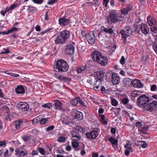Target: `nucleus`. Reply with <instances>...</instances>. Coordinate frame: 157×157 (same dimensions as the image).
I'll return each mask as SVG.
<instances>
[{
  "instance_id": "26",
  "label": "nucleus",
  "mask_w": 157,
  "mask_h": 157,
  "mask_svg": "<svg viewBox=\"0 0 157 157\" xmlns=\"http://www.w3.org/2000/svg\"><path fill=\"white\" fill-rule=\"evenodd\" d=\"M99 117L100 121L103 125H107V122L105 120V117L104 115H101L100 114H99Z\"/></svg>"
},
{
  "instance_id": "60",
  "label": "nucleus",
  "mask_w": 157,
  "mask_h": 157,
  "mask_svg": "<svg viewBox=\"0 0 157 157\" xmlns=\"http://www.w3.org/2000/svg\"><path fill=\"white\" fill-rule=\"evenodd\" d=\"M107 11L106 10H104L103 12V15L104 16L105 18L108 21V14H107Z\"/></svg>"
},
{
  "instance_id": "20",
  "label": "nucleus",
  "mask_w": 157,
  "mask_h": 157,
  "mask_svg": "<svg viewBox=\"0 0 157 157\" xmlns=\"http://www.w3.org/2000/svg\"><path fill=\"white\" fill-rule=\"evenodd\" d=\"M141 32L144 34H147L149 32V27L145 24H142L140 25Z\"/></svg>"
},
{
  "instance_id": "22",
  "label": "nucleus",
  "mask_w": 157,
  "mask_h": 157,
  "mask_svg": "<svg viewBox=\"0 0 157 157\" xmlns=\"http://www.w3.org/2000/svg\"><path fill=\"white\" fill-rule=\"evenodd\" d=\"M23 123V121L22 119H19L14 121L13 124L15 129L17 130L19 129L20 128L21 124Z\"/></svg>"
},
{
  "instance_id": "4",
  "label": "nucleus",
  "mask_w": 157,
  "mask_h": 157,
  "mask_svg": "<svg viewBox=\"0 0 157 157\" xmlns=\"http://www.w3.org/2000/svg\"><path fill=\"white\" fill-rule=\"evenodd\" d=\"M109 21L111 23L120 22L123 20V18L120 14H117L116 10H111L109 12Z\"/></svg>"
},
{
  "instance_id": "14",
  "label": "nucleus",
  "mask_w": 157,
  "mask_h": 157,
  "mask_svg": "<svg viewBox=\"0 0 157 157\" xmlns=\"http://www.w3.org/2000/svg\"><path fill=\"white\" fill-rule=\"evenodd\" d=\"M106 33H102V32H100V33L98 34V37L99 40L101 41H103V43H106V44L107 45V40L108 37L107 36Z\"/></svg>"
},
{
  "instance_id": "49",
  "label": "nucleus",
  "mask_w": 157,
  "mask_h": 157,
  "mask_svg": "<svg viewBox=\"0 0 157 157\" xmlns=\"http://www.w3.org/2000/svg\"><path fill=\"white\" fill-rule=\"evenodd\" d=\"M121 102L124 105H125L128 103L129 100L127 98H124L122 99Z\"/></svg>"
},
{
  "instance_id": "46",
  "label": "nucleus",
  "mask_w": 157,
  "mask_h": 157,
  "mask_svg": "<svg viewBox=\"0 0 157 157\" xmlns=\"http://www.w3.org/2000/svg\"><path fill=\"white\" fill-rule=\"evenodd\" d=\"M2 109L4 112L8 113L10 112V109L8 106L6 105L3 106L2 107Z\"/></svg>"
},
{
  "instance_id": "2",
  "label": "nucleus",
  "mask_w": 157,
  "mask_h": 157,
  "mask_svg": "<svg viewBox=\"0 0 157 157\" xmlns=\"http://www.w3.org/2000/svg\"><path fill=\"white\" fill-rule=\"evenodd\" d=\"M92 58L94 61L99 63L102 66H104L107 63V58L103 56L101 53L98 51H94L92 54Z\"/></svg>"
},
{
  "instance_id": "30",
  "label": "nucleus",
  "mask_w": 157,
  "mask_h": 157,
  "mask_svg": "<svg viewBox=\"0 0 157 157\" xmlns=\"http://www.w3.org/2000/svg\"><path fill=\"white\" fill-rule=\"evenodd\" d=\"M52 106V103L48 102L42 105L41 107L44 108H47L48 109H50Z\"/></svg>"
},
{
  "instance_id": "13",
  "label": "nucleus",
  "mask_w": 157,
  "mask_h": 157,
  "mask_svg": "<svg viewBox=\"0 0 157 157\" xmlns=\"http://www.w3.org/2000/svg\"><path fill=\"white\" fill-rule=\"evenodd\" d=\"M111 81L114 85L118 84L120 82V78L119 75L116 73H113L111 76Z\"/></svg>"
},
{
  "instance_id": "51",
  "label": "nucleus",
  "mask_w": 157,
  "mask_h": 157,
  "mask_svg": "<svg viewBox=\"0 0 157 157\" xmlns=\"http://www.w3.org/2000/svg\"><path fill=\"white\" fill-rule=\"evenodd\" d=\"M151 30L152 32L154 33H157V24L151 27Z\"/></svg>"
},
{
  "instance_id": "48",
  "label": "nucleus",
  "mask_w": 157,
  "mask_h": 157,
  "mask_svg": "<svg viewBox=\"0 0 157 157\" xmlns=\"http://www.w3.org/2000/svg\"><path fill=\"white\" fill-rule=\"evenodd\" d=\"M129 10L128 8H124L121 10V13L122 14L125 15L128 13Z\"/></svg>"
},
{
  "instance_id": "35",
  "label": "nucleus",
  "mask_w": 157,
  "mask_h": 157,
  "mask_svg": "<svg viewBox=\"0 0 157 157\" xmlns=\"http://www.w3.org/2000/svg\"><path fill=\"white\" fill-rule=\"evenodd\" d=\"M41 116L40 115L33 119L32 120V123L33 124H36L40 120Z\"/></svg>"
},
{
  "instance_id": "21",
  "label": "nucleus",
  "mask_w": 157,
  "mask_h": 157,
  "mask_svg": "<svg viewBox=\"0 0 157 157\" xmlns=\"http://www.w3.org/2000/svg\"><path fill=\"white\" fill-rule=\"evenodd\" d=\"M25 7H27V10L28 11V13L32 14L36 13L37 11L36 8L33 6H24L23 9H25Z\"/></svg>"
},
{
  "instance_id": "18",
  "label": "nucleus",
  "mask_w": 157,
  "mask_h": 157,
  "mask_svg": "<svg viewBox=\"0 0 157 157\" xmlns=\"http://www.w3.org/2000/svg\"><path fill=\"white\" fill-rule=\"evenodd\" d=\"M132 84L134 87L141 88L143 86V85L141 82L140 80L137 79L133 80Z\"/></svg>"
},
{
  "instance_id": "39",
  "label": "nucleus",
  "mask_w": 157,
  "mask_h": 157,
  "mask_svg": "<svg viewBox=\"0 0 157 157\" xmlns=\"http://www.w3.org/2000/svg\"><path fill=\"white\" fill-rule=\"evenodd\" d=\"M111 100V104L114 106H117L118 104L117 101L115 99L111 97H110Z\"/></svg>"
},
{
  "instance_id": "56",
  "label": "nucleus",
  "mask_w": 157,
  "mask_h": 157,
  "mask_svg": "<svg viewBox=\"0 0 157 157\" xmlns=\"http://www.w3.org/2000/svg\"><path fill=\"white\" fill-rule=\"evenodd\" d=\"M33 2L37 4H41L44 1V0H32Z\"/></svg>"
},
{
  "instance_id": "27",
  "label": "nucleus",
  "mask_w": 157,
  "mask_h": 157,
  "mask_svg": "<svg viewBox=\"0 0 157 157\" xmlns=\"http://www.w3.org/2000/svg\"><path fill=\"white\" fill-rule=\"evenodd\" d=\"M19 6L17 4H13V5H11L9 7H6L7 10L9 12V11L13 10H14L16 8L18 7Z\"/></svg>"
},
{
  "instance_id": "58",
  "label": "nucleus",
  "mask_w": 157,
  "mask_h": 157,
  "mask_svg": "<svg viewBox=\"0 0 157 157\" xmlns=\"http://www.w3.org/2000/svg\"><path fill=\"white\" fill-rule=\"evenodd\" d=\"M120 63L122 65H124L125 63V59L124 56H122L120 60Z\"/></svg>"
},
{
  "instance_id": "62",
  "label": "nucleus",
  "mask_w": 157,
  "mask_h": 157,
  "mask_svg": "<svg viewBox=\"0 0 157 157\" xmlns=\"http://www.w3.org/2000/svg\"><path fill=\"white\" fill-rule=\"evenodd\" d=\"M7 74L10 75L13 77H18L19 76V75L18 74L12 73H7Z\"/></svg>"
},
{
  "instance_id": "44",
  "label": "nucleus",
  "mask_w": 157,
  "mask_h": 157,
  "mask_svg": "<svg viewBox=\"0 0 157 157\" xmlns=\"http://www.w3.org/2000/svg\"><path fill=\"white\" fill-rule=\"evenodd\" d=\"M140 93L139 91H133L131 93V95L132 97H136L140 95V94H139Z\"/></svg>"
},
{
  "instance_id": "19",
  "label": "nucleus",
  "mask_w": 157,
  "mask_h": 157,
  "mask_svg": "<svg viewBox=\"0 0 157 157\" xmlns=\"http://www.w3.org/2000/svg\"><path fill=\"white\" fill-rule=\"evenodd\" d=\"M54 108L55 109L61 110L63 109V104L59 101L57 100L54 101Z\"/></svg>"
},
{
  "instance_id": "5",
  "label": "nucleus",
  "mask_w": 157,
  "mask_h": 157,
  "mask_svg": "<svg viewBox=\"0 0 157 157\" xmlns=\"http://www.w3.org/2000/svg\"><path fill=\"white\" fill-rule=\"evenodd\" d=\"M151 101L149 97L145 94H143L139 97L137 100V105L139 107H142Z\"/></svg>"
},
{
  "instance_id": "52",
  "label": "nucleus",
  "mask_w": 157,
  "mask_h": 157,
  "mask_svg": "<svg viewBox=\"0 0 157 157\" xmlns=\"http://www.w3.org/2000/svg\"><path fill=\"white\" fill-rule=\"evenodd\" d=\"M55 126L53 125H51L45 128V129L46 131H48L53 130Z\"/></svg>"
},
{
  "instance_id": "47",
  "label": "nucleus",
  "mask_w": 157,
  "mask_h": 157,
  "mask_svg": "<svg viewBox=\"0 0 157 157\" xmlns=\"http://www.w3.org/2000/svg\"><path fill=\"white\" fill-rule=\"evenodd\" d=\"M57 78L60 80L61 81H68V78L64 77L63 76L61 75L57 77Z\"/></svg>"
},
{
  "instance_id": "41",
  "label": "nucleus",
  "mask_w": 157,
  "mask_h": 157,
  "mask_svg": "<svg viewBox=\"0 0 157 157\" xmlns=\"http://www.w3.org/2000/svg\"><path fill=\"white\" fill-rule=\"evenodd\" d=\"M10 53V51L8 48H3L1 50V52L0 53V56L1 54H8Z\"/></svg>"
},
{
  "instance_id": "12",
  "label": "nucleus",
  "mask_w": 157,
  "mask_h": 157,
  "mask_svg": "<svg viewBox=\"0 0 157 157\" xmlns=\"http://www.w3.org/2000/svg\"><path fill=\"white\" fill-rule=\"evenodd\" d=\"M105 72L102 71H98L94 73V75L96 78L95 79H97V82H99L98 85H101V82L103 80V78L104 76Z\"/></svg>"
},
{
  "instance_id": "33",
  "label": "nucleus",
  "mask_w": 157,
  "mask_h": 157,
  "mask_svg": "<svg viewBox=\"0 0 157 157\" xmlns=\"http://www.w3.org/2000/svg\"><path fill=\"white\" fill-rule=\"evenodd\" d=\"M96 80V82H94L95 83H97V84L95 85H94V86L93 89L94 90L97 91L99 90L100 88V87L101 86L102 84L101 83V85H98L99 82H97V79H95Z\"/></svg>"
},
{
  "instance_id": "40",
  "label": "nucleus",
  "mask_w": 157,
  "mask_h": 157,
  "mask_svg": "<svg viewBox=\"0 0 157 157\" xmlns=\"http://www.w3.org/2000/svg\"><path fill=\"white\" fill-rule=\"evenodd\" d=\"M94 78L93 79L92 78H89L87 80V82L88 83H89L90 85L94 86V85L97 84V83H95L94 82Z\"/></svg>"
},
{
  "instance_id": "55",
  "label": "nucleus",
  "mask_w": 157,
  "mask_h": 157,
  "mask_svg": "<svg viewBox=\"0 0 157 157\" xmlns=\"http://www.w3.org/2000/svg\"><path fill=\"white\" fill-rule=\"evenodd\" d=\"M38 150L40 154L42 155H44L45 153L44 150L41 147H38Z\"/></svg>"
},
{
  "instance_id": "17",
  "label": "nucleus",
  "mask_w": 157,
  "mask_h": 157,
  "mask_svg": "<svg viewBox=\"0 0 157 157\" xmlns=\"http://www.w3.org/2000/svg\"><path fill=\"white\" fill-rule=\"evenodd\" d=\"M71 134L72 136L71 139L73 141H78L81 139L80 135L75 130L71 131Z\"/></svg>"
},
{
  "instance_id": "34",
  "label": "nucleus",
  "mask_w": 157,
  "mask_h": 157,
  "mask_svg": "<svg viewBox=\"0 0 157 157\" xmlns=\"http://www.w3.org/2000/svg\"><path fill=\"white\" fill-rule=\"evenodd\" d=\"M124 30L126 31V32L127 33V34H129L130 35L132 34V30L130 26H126L124 28Z\"/></svg>"
},
{
  "instance_id": "32",
  "label": "nucleus",
  "mask_w": 157,
  "mask_h": 157,
  "mask_svg": "<svg viewBox=\"0 0 157 157\" xmlns=\"http://www.w3.org/2000/svg\"><path fill=\"white\" fill-rule=\"evenodd\" d=\"M132 82L131 79L128 78H127L124 79V83L126 85H129L130 84L132 83Z\"/></svg>"
},
{
  "instance_id": "63",
  "label": "nucleus",
  "mask_w": 157,
  "mask_h": 157,
  "mask_svg": "<svg viewBox=\"0 0 157 157\" xmlns=\"http://www.w3.org/2000/svg\"><path fill=\"white\" fill-rule=\"evenodd\" d=\"M151 90L152 91H155L156 90V86L155 84L152 85L151 88Z\"/></svg>"
},
{
  "instance_id": "59",
  "label": "nucleus",
  "mask_w": 157,
  "mask_h": 157,
  "mask_svg": "<svg viewBox=\"0 0 157 157\" xmlns=\"http://www.w3.org/2000/svg\"><path fill=\"white\" fill-rule=\"evenodd\" d=\"M78 100H79L78 103L80 105H81L84 106L86 107V106L85 105V104L84 102L80 98H79L78 99Z\"/></svg>"
},
{
  "instance_id": "31",
  "label": "nucleus",
  "mask_w": 157,
  "mask_h": 157,
  "mask_svg": "<svg viewBox=\"0 0 157 157\" xmlns=\"http://www.w3.org/2000/svg\"><path fill=\"white\" fill-rule=\"evenodd\" d=\"M31 136L30 135H25L22 136L21 138L24 141L26 142L30 140L31 139Z\"/></svg>"
},
{
  "instance_id": "1",
  "label": "nucleus",
  "mask_w": 157,
  "mask_h": 157,
  "mask_svg": "<svg viewBox=\"0 0 157 157\" xmlns=\"http://www.w3.org/2000/svg\"><path fill=\"white\" fill-rule=\"evenodd\" d=\"M68 68V64L62 59L58 60L53 67L55 71L60 73L66 72Z\"/></svg>"
},
{
  "instance_id": "50",
  "label": "nucleus",
  "mask_w": 157,
  "mask_h": 157,
  "mask_svg": "<svg viewBox=\"0 0 157 157\" xmlns=\"http://www.w3.org/2000/svg\"><path fill=\"white\" fill-rule=\"evenodd\" d=\"M13 32L12 29L11 28L10 29L8 30L7 31H4L2 32V34L3 35H7L9 34L10 33H12Z\"/></svg>"
},
{
  "instance_id": "23",
  "label": "nucleus",
  "mask_w": 157,
  "mask_h": 157,
  "mask_svg": "<svg viewBox=\"0 0 157 157\" xmlns=\"http://www.w3.org/2000/svg\"><path fill=\"white\" fill-rule=\"evenodd\" d=\"M75 118L78 120H80L83 119V113L78 111H76L75 112Z\"/></svg>"
},
{
  "instance_id": "28",
  "label": "nucleus",
  "mask_w": 157,
  "mask_h": 157,
  "mask_svg": "<svg viewBox=\"0 0 157 157\" xmlns=\"http://www.w3.org/2000/svg\"><path fill=\"white\" fill-rule=\"evenodd\" d=\"M86 65H85V66H80L76 68V70L78 73H81L82 71H84L86 69Z\"/></svg>"
},
{
  "instance_id": "61",
  "label": "nucleus",
  "mask_w": 157,
  "mask_h": 157,
  "mask_svg": "<svg viewBox=\"0 0 157 157\" xmlns=\"http://www.w3.org/2000/svg\"><path fill=\"white\" fill-rule=\"evenodd\" d=\"M81 33L82 35V37H84L85 38L86 36V35L88 34V33H86V31L85 30H82L81 31Z\"/></svg>"
},
{
  "instance_id": "7",
  "label": "nucleus",
  "mask_w": 157,
  "mask_h": 157,
  "mask_svg": "<svg viewBox=\"0 0 157 157\" xmlns=\"http://www.w3.org/2000/svg\"><path fill=\"white\" fill-rule=\"evenodd\" d=\"M157 105V101H153L152 102L147 104L145 106H144L143 109L144 111L151 112L155 110L156 109Z\"/></svg>"
},
{
  "instance_id": "54",
  "label": "nucleus",
  "mask_w": 157,
  "mask_h": 157,
  "mask_svg": "<svg viewBox=\"0 0 157 157\" xmlns=\"http://www.w3.org/2000/svg\"><path fill=\"white\" fill-rule=\"evenodd\" d=\"M153 48L155 52L157 53V35L156 38V42H155L153 46Z\"/></svg>"
},
{
  "instance_id": "9",
  "label": "nucleus",
  "mask_w": 157,
  "mask_h": 157,
  "mask_svg": "<svg viewBox=\"0 0 157 157\" xmlns=\"http://www.w3.org/2000/svg\"><path fill=\"white\" fill-rule=\"evenodd\" d=\"M17 107L19 110L24 112L28 110L29 106L26 102L22 101L18 104Z\"/></svg>"
},
{
  "instance_id": "45",
  "label": "nucleus",
  "mask_w": 157,
  "mask_h": 157,
  "mask_svg": "<svg viewBox=\"0 0 157 157\" xmlns=\"http://www.w3.org/2000/svg\"><path fill=\"white\" fill-rule=\"evenodd\" d=\"M148 127L146 126L144 127H142L141 129H139V130L143 133L145 134L146 133V131L148 130Z\"/></svg>"
},
{
  "instance_id": "38",
  "label": "nucleus",
  "mask_w": 157,
  "mask_h": 157,
  "mask_svg": "<svg viewBox=\"0 0 157 157\" xmlns=\"http://www.w3.org/2000/svg\"><path fill=\"white\" fill-rule=\"evenodd\" d=\"M54 29V28L53 27L49 28L46 30H45L44 31L41 32V35H43L47 33L52 32V30L53 29Z\"/></svg>"
},
{
  "instance_id": "42",
  "label": "nucleus",
  "mask_w": 157,
  "mask_h": 157,
  "mask_svg": "<svg viewBox=\"0 0 157 157\" xmlns=\"http://www.w3.org/2000/svg\"><path fill=\"white\" fill-rule=\"evenodd\" d=\"M48 118H40V124L43 125L45 124L48 121Z\"/></svg>"
},
{
  "instance_id": "64",
  "label": "nucleus",
  "mask_w": 157,
  "mask_h": 157,
  "mask_svg": "<svg viewBox=\"0 0 157 157\" xmlns=\"http://www.w3.org/2000/svg\"><path fill=\"white\" fill-rule=\"evenodd\" d=\"M101 90L102 93H107L108 90H106L104 86H102L101 88Z\"/></svg>"
},
{
  "instance_id": "25",
  "label": "nucleus",
  "mask_w": 157,
  "mask_h": 157,
  "mask_svg": "<svg viewBox=\"0 0 157 157\" xmlns=\"http://www.w3.org/2000/svg\"><path fill=\"white\" fill-rule=\"evenodd\" d=\"M120 33L122 36V38H127L130 36L129 34H127L126 31L124 29H121L120 31Z\"/></svg>"
},
{
  "instance_id": "29",
  "label": "nucleus",
  "mask_w": 157,
  "mask_h": 157,
  "mask_svg": "<svg viewBox=\"0 0 157 157\" xmlns=\"http://www.w3.org/2000/svg\"><path fill=\"white\" fill-rule=\"evenodd\" d=\"M79 97H77L75 98L72 99L71 101V103L73 105H77L78 103L79 100L78 99Z\"/></svg>"
},
{
  "instance_id": "11",
  "label": "nucleus",
  "mask_w": 157,
  "mask_h": 157,
  "mask_svg": "<svg viewBox=\"0 0 157 157\" xmlns=\"http://www.w3.org/2000/svg\"><path fill=\"white\" fill-rule=\"evenodd\" d=\"M86 38L89 44H94L95 39L94 32L92 31L90 32L86 35Z\"/></svg>"
},
{
  "instance_id": "3",
  "label": "nucleus",
  "mask_w": 157,
  "mask_h": 157,
  "mask_svg": "<svg viewBox=\"0 0 157 157\" xmlns=\"http://www.w3.org/2000/svg\"><path fill=\"white\" fill-rule=\"evenodd\" d=\"M70 33L66 30L61 32L55 39V43L56 44H62L69 37Z\"/></svg>"
},
{
  "instance_id": "53",
  "label": "nucleus",
  "mask_w": 157,
  "mask_h": 157,
  "mask_svg": "<svg viewBox=\"0 0 157 157\" xmlns=\"http://www.w3.org/2000/svg\"><path fill=\"white\" fill-rule=\"evenodd\" d=\"M124 147L127 149H129V150L131 152H132L133 151L131 144L129 145L128 144H127L124 145Z\"/></svg>"
},
{
  "instance_id": "15",
  "label": "nucleus",
  "mask_w": 157,
  "mask_h": 157,
  "mask_svg": "<svg viewBox=\"0 0 157 157\" xmlns=\"http://www.w3.org/2000/svg\"><path fill=\"white\" fill-rule=\"evenodd\" d=\"M109 141L112 147L114 149L116 150L117 148V146L118 142L117 140L115 138L111 136L109 138Z\"/></svg>"
},
{
  "instance_id": "8",
  "label": "nucleus",
  "mask_w": 157,
  "mask_h": 157,
  "mask_svg": "<svg viewBox=\"0 0 157 157\" xmlns=\"http://www.w3.org/2000/svg\"><path fill=\"white\" fill-rule=\"evenodd\" d=\"M99 129L98 128H94L92 131L86 133V136L88 138L95 139L98 136Z\"/></svg>"
},
{
  "instance_id": "57",
  "label": "nucleus",
  "mask_w": 157,
  "mask_h": 157,
  "mask_svg": "<svg viewBox=\"0 0 157 157\" xmlns=\"http://www.w3.org/2000/svg\"><path fill=\"white\" fill-rule=\"evenodd\" d=\"M58 140L59 142H64L65 141V139L63 136H60L58 138Z\"/></svg>"
},
{
  "instance_id": "6",
  "label": "nucleus",
  "mask_w": 157,
  "mask_h": 157,
  "mask_svg": "<svg viewBox=\"0 0 157 157\" xmlns=\"http://www.w3.org/2000/svg\"><path fill=\"white\" fill-rule=\"evenodd\" d=\"M75 42H71L66 45L65 52L66 55H71L74 53L75 49Z\"/></svg>"
},
{
  "instance_id": "37",
  "label": "nucleus",
  "mask_w": 157,
  "mask_h": 157,
  "mask_svg": "<svg viewBox=\"0 0 157 157\" xmlns=\"http://www.w3.org/2000/svg\"><path fill=\"white\" fill-rule=\"evenodd\" d=\"M76 132H78V133L80 132H83L85 131L84 128H83L81 127L77 126L75 128V129L74 130Z\"/></svg>"
},
{
  "instance_id": "36",
  "label": "nucleus",
  "mask_w": 157,
  "mask_h": 157,
  "mask_svg": "<svg viewBox=\"0 0 157 157\" xmlns=\"http://www.w3.org/2000/svg\"><path fill=\"white\" fill-rule=\"evenodd\" d=\"M101 31L100 32L104 33H108V26L105 25V26H102L101 27Z\"/></svg>"
},
{
  "instance_id": "24",
  "label": "nucleus",
  "mask_w": 157,
  "mask_h": 157,
  "mask_svg": "<svg viewBox=\"0 0 157 157\" xmlns=\"http://www.w3.org/2000/svg\"><path fill=\"white\" fill-rule=\"evenodd\" d=\"M147 22L150 26H152L155 23V19L152 17H148L147 18Z\"/></svg>"
},
{
  "instance_id": "10",
  "label": "nucleus",
  "mask_w": 157,
  "mask_h": 157,
  "mask_svg": "<svg viewBox=\"0 0 157 157\" xmlns=\"http://www.w3.org/2000/svg\"><path fill=\"white\" fill-rule=\"evenodd\" d=\"M59 24L62 27L68 26L70 25V21L69 19L63 17L58 19Z\"/></svg>"
},
{
  "instance_id": "43",
  "label": "nucleus",
  "mask_w": 157,
  "mask_h": 157,
  "mask_svg": "<svg viewBox=\"0 0 157 157\" xmlns=\"http://www.w3.org/2000/svg\"><path fill=\"white\" fill-rule=\"evenodd\" d=\"M79 144L77 141H73L71 143L72 147L75 149L77 148Z\"/></svg>"
},
{
  "instance_id": "16",
  "label": "nucleus",
  "mask_w": 157,
  "mask_h": 157,
  "mask_svg": "<svg viewBox=\"0 0 157 157\" xmlns=\"http://www.w3.org/2000/svg\"><path fill=\"white\" fill-rule=\"evenodd\" d=\"M25 88L26 87L22 85H18L15 88V91L17 94H24L25 92Z\"/></svg>"
}]
</instances>
